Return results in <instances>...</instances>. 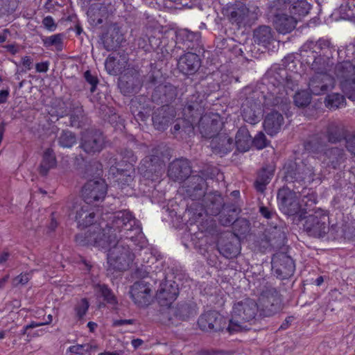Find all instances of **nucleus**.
<instances>
[{
    "label": "nucleus",
    "mask_w": 355,
    "mask_h": 355,
    "mask_svg": "<svg viewBox=\"0 0 355 355\" xmlns=\"http://www.w3.org/2000/svg\"><path fill=\"white\" fill-rule=\"evenodd\" d=\"M112 218V223L106 225V228L101 230L98 225L92 227V232L87 236V242L96 247L107 250V270L123 271L127 270L132 263L134 255L129 248L122 244L115 243L116 234L112 237L110 232L124 231V236L131 241L135 238L142 239L143 234L139 222L132 216L127 210L119 211L114 213Z\"/></svg>",
    "instance_id": "obj_1"
},
{
    "label": "nucleus",
    "mask_w": 355,
    "mask_h": 355,
    "mask_svg": "<svg viewBox=\"0 0 355 355\" xmlns=\"http://www.w3.org/2000/svg\"><path fill=\"white\" fill-rule=\"evenodd\" d=\"M258 311V304L252 299L244 298L235 302L227 326V332L232 334L245 330V323L254 319Z\"/></svg>",
    "instance_id": "obj_2"
},
{
    "label": "nucleus",
    "mask_w": 355,
    "mask_h": 355,
    "mask_svg": "<svg viewBox=\"0 0 355 355\" xmlns=\"http://www.w3.org/2000/svg\"><path fill=\"white\" fill-rule=\"evenodd\" d=\"M279 200V205L282 211L289 216H299V218H305L304 214L309 207H311L316 203V199L314 194L311 193L306 196L302 199V203L300 204L297 194L292 191H288L285 194L282 192L278 193Z\"/></svg>",
    "instance_id": "obj_3"
},
{
    "label": "nucleus",
    "mask_w": 355,
    "mask_h": 355,
    "mask_svg": "<svg viewBox=\"0 0 355 355\" xmlns=\"http://www.w3.org/2000/svg\"><path fill=\"white\" fill-rule=\"evenodd\" d=\"M340 89L345 96L355 101V67L349 61L338 64L334 72Z\"/></svg>",
    "instance_id": "obj_4"
},
{
    "label": "nucleus",
    "mask_w": 355,
    "mask_h": 355,
    "mask_svg": "<svg viewBox=\"0 0 355 355\" xmlns=\"http://www.w3.org/2000/svg\"><path fill=\"white\" fill-rule=\"evenodd\" d=\"M304 227L311 236H323L329 230V217L327 212L322 209L315 210L314 214L306 217Z\"/></svg>",
    "instance_id": "obj_5"
},
{
    "label": "nucleus",
    "mask_w": 355,
    "mask_h": 355,
    "mask_svg": "<svg viewBox=\"0 0 355 355\" xmlns=\"http://www.w3.org/2000/svg\"><path fill=\"white\" fill-rule=\"evenodd\" d=\"M336 80L332 76L327 72H318L309 80L308 87L311 94L321 95L333 89Z\"/></svg>",
    "instance_id": "obj_6"
},
{
    "label": "nucleus",
    "mask_w": 355,
    "mask_h": 355,
    "mask_svg": "<svg viewBox=\"0 0 355 355\" xmlns=\"http://www.w3.org/2000/svg\"><path fill=\"white\" fill-rule=\"evenodd\" d=\"M198 324L200 329L204 331L227 332L225 318L216 311L203 313L198 319Z\"/></svg>",
    "instance_id": "obj_7"
},
{
    "label": "nucleus",
    "mask_w": 355,
    "mask_h": 355,
    "mask_svg": "<svg viewBox=\"0 0 355 355\" xmlns=\"http://www.w3.org/2000/svg\"><path fill=\"white\" fill-rule=\"evenodd\" d=\"M89 203L83 200L75 202L71 209L69 216L73 218L80 227H86L92 224L94 213L91 211Z\"/></svg>",
    "instance_id": "obj_8"
},
{
    "label": "nucleus",
    "mask_w": 355,
    "mask_h": 355,
    "mask_svg": "<svg viewBox=\"0 0 355 355\" xmlns=\"http://www.w3.org/2000/svg\"><path fill=\"white\" fill-rule=\"evenodd\" d=\"M130 293L132 300L138 306H146L152 302V289L150 284L144 281L135 282L132 286Z\"/></svg>",
    "instance_id": "obj_9"
},
{
    "label": "nucleus",
    "mask_w": 355,
    "mask_h": 355,
    "mask_svg": "<svg viewBox=\"0 0 355 355\" xmlns=\"http://www.w3.org/2000/svg\"><path fill=\"white\" fill-rule=\"evenodd\" d=\"M107 192V185L103 180H90L83 187L85 201L91 203L103 200Z\"/></svg>",
    "instance_id": "obj_10"
},
{
    "label": "nucleus",
    "mask_w": 355,
    "mask_h": 355,
    "mask_svg": "<svg viewBox=\"0 0 355 355\" xmlns=\"http://www.w3.org/2000/svg\"><path fill=\"white\" fill-rule=\"evenodd\" d=\"M104 146V138L98 131H87L83 133L81 139V146L87 153L99 152Z\"/></svg>",
    "instance_id": "obj_11"
},
{
    "label": "nucleus",
    "mask_w": 355,
    "mask_h": 355,
    "mask_svg": "<svg viewBox=\"0 0 355 355\" xmlns=\"http://www.w3.org/2000/svg\"><path fill=\"white\" fill-rule=\"evenodd\" d=\"M284 119L282 114L277 111L268 113L263 121V128L268 135L273 136L282 128Z\"/></svg>",
    "instance_id": "obj_12"
},
{
    "label": "nucleus",
    "mask_w": 355,
    "mask_h": 355,
    "mask_svg": "<svg viewBox=\"0 0 355 355\" xmlns=\"http://www.w3.org/2000/svg\"><path fill=\"white\" fill-rule=\"evenodd\" d=\"M178 67L182 73L186 75L192 74L200 67L199 58L195 53H187L180 58Z\"/></svg>",
    "instance_id": "obj_13"
},
{
    "label": "nucleus",
    "mask_w": 355,
    "mask_h": 355,
    "mask_svg": "<svg viewBox=\"0 0 355 355\" xmlns=\"http://www.w3.org/2000/svg\"><path fill=\"white\" fill-rule=\"evenodd\" d=\"M261 114L260 103L247 101L242 105V116L246 122L255 124L259 122Z\"/></svg>",
    "instance_id": "obj_14"
},
{
    "label": "nucleus",
    "mask_w": 355,
    "mask_h": 355,
    "mask_svg": "<svg viewBox=\"0 0 355 355\" xmlns=\"http://www.w3.org/2000/svg\"><path fill=\"white\" fill-rule=\"evenodd\" d=\"M178 288L175 284L165 283L161 286L157 297L162 306L170 305L177 297Z\"/></svg>",
    "instance_id": "obj_15"
},
{
    "label": "nucleus",
    "mask_w": 355,
    "mask_h": 355,
    "mask_svg": "<svg viewBox=\"0 0 355 355\" xmlns=\"http://www.w3.org/2000/svg\"><path fill=\"white\" fill-rule=\"evenodd\" d=\"M210 145L214 153L226 154L232 150L234 144L228 135L220 134L212 138Z\"/></svg>",
    "instance_id": "obj_16"
},
{
    "label": "nucleus",
    "mask_w": 355,
    "mask_h": 355,
    "mask_svg": "<svg viewBox=\"0 0 355 355\" xmlns=\"http://www.w3.org/2000/svg\"><path fill=\"white\" fill-rule=\"evenodd\" d=\"M110 15V10L105 6L94 4L87 10V16L93 25L101 24Z\"/></svg>",
    "instance_id": "obj_17"
},
{
    "label": "nucleus",
    "mask_w": 355,
    "mask_h": 355,
    "mask_svg": "<svg viewBox=\"0 0 355 355\" xmlns=\"http://www.w3.org/2000/svg\"><path fill=\"white\" fill-rule=\"evenodd\" d=\"M190 172V167L186 160L174 161L168 167V175L175 180H182Z\"/></svg>",
    "instance_id": "obj_18"
},
{
    "label": "nucleus",
    "mask_w": 355,
    "mask_h": 355,
    "mask_svg": "<svg viewBox=\"0 0 355 355\" xmlns=\"http://www.w3.org/2000/svg\"><path fill=\"white\" fill-rule=\"evenodd\" d=\"M288 91L283 83L279 82L277 85H272L270 89L268 99L272 100V104L275 105L286 103L288 101Z\"/></svg>",
    "instance_id": "obj_19"
},
{
    "label": "nucleus",
    "mask_w": 355,
    "mask_h": 355,
    "mask_svg": "<svg viewBox=\"0 0 355 355\" xmlns=\"http://www.w3.org/2000/svg\"><path fill=\"white\" fill-rule=\"evenodd\" d=\"M297 23L294 16L277 15L275 21L277 31L282 34L291 32L295 27Z\"/></svg>",
    "instance_id": "obj_20"
},
{
    "label": "nucleus",
    "mask_w": 355,
    "mask_h": 355,
    "mask_svg": "<svg viewBox=\"0 0 355 355\" xmlns=\"http://www.w3.org/2000/svg\"><path fill=\"white\" fill-rule=\"evenodd\" d=\"M252 144L249 131L245 128H241L236 135L235 145L239 151H248Z\"/></svg>",
    "instance_id": "obj_21"
},
{
    "label": "nucleus",
    "mask_w": 355,
    "mask_h": 355,
    "mask_svg": "<svg viewBox=\"0 0 355 355\" xmlns=\"http://www.w3.org/2000/svg\"><path fill=\"white\" fill-rule=\"evenodd\" d=\"M286 3L291 4V13L293 15L304 16L309 13L311 6L306 0H284Z\"/></svg>",
    "instance_id": "obj_22"
},
{
    "label": "nucleus",
    "mask_w": 355,
    "mask_h": 355,
    "mask_svg": "<svg viewBox=\"0 0 355 355\" xmlns=\"http://www.w3.org/2000/svg\"><path fill=\"white\" fill-rule=\"evenodd\" d=\"M56 166V159L53 151L51 149H47L44 151L42 160L40 166V172L42 175H46L48 171Z\"/></svg>",
    "instance_id": "obj_23"
},
{
    "label": "nucleus",
    "mask_w": 355,
    "mask_h": 355,
    "mask_svg": "<svg viewBox=\"0 0 355 355\" xmlns=\"http://www.w3.org/2000/svg\"><path fill=\"white\" fill-rule=\"evenodd\" d=\"M274 170L272 167L270 168H263L258 175L255 182V187L259 191H263L265 186L268 184L273 175Z\"/></svg>",
    "instance_id": "obj_24"
},
{
    "label": "nucleus",
    "mask_w": 355,
    "mask_h": 355,
    "mask_svg": "<svg viewBox=\"0 0 355 355\" xmlns=\"http://www.w3.org/2000/svg\"><path fill=\"white\" fill-rule=\"evenodd\" d=\"M340 18L345 20L355 19V0H350L342 4L338 10Z\"/></svg>",
    "instance_id": "obj_25"
},
{
    "label": "nucleus",
    "mask_w": 355,
    "mask_h": 355,
    "mask_svg": "<svg viewBox=\"0 0 355 355\" xmlns=\"http://www.w3.org/2000/svg\"><path fill=\"white\" fill-rule=\"evenodd\" d=\"M94 289L95 292L103 297L104 300L107 302V303L111 305H115L117 303V300L114 296V295L111 292V291L104 284H94Z\"/></svg>",
    "instance_id": "obj_26"
},
{
    "label": "nucleus",
    "mask_w": 355,
    "mask_h": 355,
    "mask_svg": "<svg viewBox=\"0 0 355 355\" xmlns=\"http://www.w3.org/2000/svg\"><path fill=\"white\" fill-rule=\"evenodd\" d=\"M206 124L207 128L211 131H216L221 127V121L218 114H213L211 116L205 115L200 120V125Z\"/></svg>",
    "instance_id": "obj_27"
},
{
    "label": "nucleus",
    "mask_w": 355,
    "mask_h": 355,
    "mask_svg": "<svg viewBox=\"0 0 355 355\" xmlns=\"http://www.w3.org/2000/svg\"><path fill=\"white\" fill-rule=\"evenodd\" d=\"M324 103L328 108L336 109L345 105V99L343 96L338 93H333L326 97Z\"/></svg>",
    "instance_id": "obj_28"
},
{
    "label": "nucleus",
    "mask_w": 355,
    "mask_h": 355,
    "mask_svg": "<svg viewBox=\"0 0 355 355\" xmlns=\"http://www.w3.org/2000/svg\"><path fill=\"white\" fill-rule=\"evenodd\" d=\"M254 41L258 43L265 44L271 38L270 28L268 26H262L257 29L254 35Z\"/></svg>",
    "instance_id": "obj_29"
},
{
    "label": "nucleus",
    "mask_w": 355,
    "mask_h": 355,
    "mask_svg": "<svg viewBox=\"0 0 355 355\" xmlns=\"http://www.w3.org/2000/svg\"><path fill=\"white\" fill-rule=\"evenodd\" d=\"M248 14V9L242 6L231 12L230 19L233 23L241 26Z\"/></svg>",
    "instance_id": "obj_30"
},
{
    "label": "nucleus",
    "mask_w": 355,
    "mask_h": 355,
    "mask_svg": "<svg viewBox=\"0 0 355 355\" xmlns=\"http://www.w3.org/2000/svg\"><path fill=\"white\" fill-rule=\"evenodd\" d=\"M311 102V93L306 90H300L294 96V103L296 106L302 107L308 105Z\"/></svg>",
    "instance_id": "obj_31"
},
{
    "label": "nucleus",
    "mask_w": 355,
    "mask_h": 355,
    "mask_svg": "<svg viewBox=\"0 0 355 355\" xmlns=\"http://www.w3.org/2000/svg\"><path fill=\"white\" fill-rule=\"evenodd\" d=\"M76 142L74 135L69 131H64L59 138V143L64 148H71Z\"/></svg>",
    "instance_id": "obj_32"
},
{
    "label": "nucleus",
    "mask_w": 355,
    "mask_h": 355,
    "mask_svg": "<svg viewBox=\"0 0 355 355\" xmlns=\"http://www.w3.org/2000/svg\"><path fill=\"white\" fill-rule=\"evenodd\" d=\"M96 346L92 345L89 343L83 345H76L70 347V352L79 355H85L92 350H96Z\"/></svg>",
    "instance_id": "obj_33"
},
{
    "label": "nucleus",
    "mask_w": 355,
    "mask_h": 355,
    "mask_svg": "<svg viewBox=\"0 0 355 355\" xmlns=\"http://www.w3.org/2000/svg\"><path fill=\"white\" fill-rule=\"evenodd\" d=\"M105 67L107 72L112 75H116L121 72V67L116 64V59L109 56L105 62Z\"/></svg>",
    "instance_id": "obj_34"
},
{
    "label": "nucleus",
    "mask_w": 355,
    "mask_h": 355,
    "mask_svg": "<svg viewBox=\"0 0 355 355\" xmlns=\"http://www.w3.org/2000/svg\"><path fill=\"white\" fill-rule=\"evenodd\" d=\"M297 64H299V62L297 60H295L293 55H288L285 57L283 60V64L285 67V70L294 73L298 72L297 70Z\"/></svg>",
    "instance_id": "obj_35"
},
{
    "label": "nucleus",
    "mask_w": 355,
    "mask_h": 355,
    "mask_svg": "<svg viewBox=\"0 0 355 355\" xmlns=\"http://www.w3.org/2000/svg\"><path fill=\"white\" fill-rule=\"evenodd\" d=\"M89 303L86 299H82L75 308L76 315L78 318H82L87 311Z\"/></svg>",
    "instance_id": "obj_36"
},
{
    "label": "nucleus",
    "mask_w": 355,
    "mask_h": 355,
    "mask_svg": "<svg viewBox=\"0 0 355 355\" xmlns=\"http://www.w3.org/2000/svg\"><path fill=\"white\" fill-rule=\"evenodd\" d=\"M252 144L257 149H263L267 146V140L263 132H259L252 141Z\"/></svg>",
    "instance_id": "obj_37"
},
{
    "label": "nucleus",
    "mask_w": 355,
    "mask_h": 355,
    "mask_svg": "<svg viewBox=\"0 0 355 355\" xmlns=\"http://www.w3.org/2000/svg\"><path fill=\"white\" fill-rule=\"evenodd\" d=\"M153 122L155 128L157 130H164L169 122V119L168 117L164 116L162 120H160L159 116L155 114L153 116Z\"/></svg>",
    "instance_id": "obj_38"
},
{
    "label": "nucleus",
    "mask_w": 355,
    "mask_h": 355,
    "mask_svg": "<svg viewBox=\"0 0 355 355\" xmlns=\"http://www.w3.org/2000/svg\"><path fill=\"white\" fill-rule=\"evenodd\" d=\"M286 264L287 266L284 269V270L281 274H279L280 277L282 279H286L288 277H290L293 274L295 270L293 260L287 259Z\"/></svg>",
    "instance_id": "obj_39"
},
{
    "label": "nucleus",
    "mask_w": 355,
    "mask_h": 355,
    "mask_svg": "<svg viewBox=\"0 0 355 355\" xmlns=\"http://www.w3.org/2000/svg\"><path fill=\"white\" fill-rule=\"evenodd\" d=\"M85 78L86 80L92 85L91 92H94L95 87L98 83L96 78L92 75L89 71H87L85 73Z\"/></svg>",
    "instance_id": "obj_40"
},
{
    "label": "nucleus",
    "mask_w": 355,
    "mask_h": 355,
    "mask_svg": "<svg viewBox=\"0 0 355 355\" xmlns=\"http://www.w3.org/2000/svg\"><path fill=\"white\" fill-rule=\"evenodd\" d=\"M30 279L29 274H21L13 279V284L16 286L26 284Z\"/></svg>",
    "instance_id": "obj_41"
},
{
    "label": "nucleus",
    "mask_w": 355,
    "mask_h": 355,
    "mask_svg": "<svg viewBox=\"0 0 355 355\" xmlns=\"http://www.w3.org/2000/svg\"><path fill=\"white\" fill-rule=\"evenodd\" d=\"M43 25L48 30L53 31L55 29V24L54 22V20L51 17H46L43 21H42Z\"/></svg>",
    "instance_id": "obj_42"
},
{
    "label": "nucleus",
    "mask_w": 355,
    "mask_h": 355,
    "mask_svg": "<svg viewBox=\"0 0 355 355\" xmlns=\"http://www.w3.org/2000/svg\"><path fill=\"white\" fill-rule=\"evenodd\" d=\"M60 42V37L58 35H51L44 40V45L49 46Z\"/></svg>",
    "instance_id": "obj_43"
},
{
    "label": "nucleus",
    "mask_w": 355,
    "mask_h": 355,
    "mask_svg": "<svg viewBox=\"0 0 355 355\" xmlns=\"http://www.w3.org/2000/svg\"><path fill=\"white\" fill-rule=\"evenodd\" d=\"M336 151H337V150L335 149H333V148L329 149L324 153H320V155L318 156V157L319 159H322L323 161L325 162L326 161L325 157H327L330 158L331 155L335 154Z\"/></svg>",
    "instance_id": "obj_44"
},
{
    "label": "nucleus",
    "mask_w": 355,
    "mask_h": 355,
    "mask_svg": "<svg viewBox=\"0 0 355 355\" xmlns=\"http://www.w3.org/2000/svg\"><path fill=\"white\" fill-rule=\"evenodd\" d=\"M22 65L26 70H30L33 63V60L29 56H25L21 59Z\"/></svg>",
    "instance_id": "obj_45"
},
{
    "label": "nucleus",
    "mask_w": 355,
    "mask_h": 355,
    "mask_svg": "<svg viewBox=\"0 0 355 355\" xmlns=\"http://www.w3.org/2000/svg\"><path fill=\"white\" fill-rule=\"evenodd\" d=\"M347 148L350 153L355 154V137L350 138L347 140Z\"/></svg>",
    "instance_id": "obj_46"
},
{
    "label": "nucleus",
    "mask_w": 355,
    "mask_h": 355,
    "mask_svg": "<svg viewBox=\"0 0 355 355\" xmlns=\"http://www.w3.org/2000/svg\"><path fill=\"white\" fill-rule=\"evenodd\" d=\"M35 68L37 72H46L48 71L49 64L48 62H40L36 64Z\"/></svg>",
    "instance_id": "obj_47"
},
{
    "label": "nucleus",
    "mask_w": 355,
    "mask_h": 355,
    "mask_svg": "<svg viewBox=\"0 0 355 355\" xmlns=\"http://www.w3.org/2000/svg\"><path fill=\"white\" fill-rule=\"evenodd\" d=\"M134 323L133 320H118L114 322V326H121L125 324H132Z\"/></svg>",
    "instance_id": "obj_48"
},
{
    "label": "nucleus",
    "mask_w": 355,
    "mask_h": 355,
    "mask_svg": "<svg viewBox=\"0 0 355 355\" xmlns=\"http://www.w3.org/2000/svg\"><path fill=\"white\" fill-rule=\"evenodd\" d=\"M9 96L8 90H2L0 92V104L5 103Z\"/></svg>",
    "instance_id": "obj_49"
},
{
    "label": "nucleus",
    "mask_w": 355,
    "mask_h": 355,
    "mask_svg": "<svg viewBox=\"0 0 355 355\" xmlns=\"http://www.w3.org/2000/svg\"><path fill=\"white\" fill-rule=\"evenodd\" d=\"M9 254L7 252H3L0 255V265L4 263L9 257Z\"/></svg>",
    "instance_id": "obj_50"
},
{
    "label": "nucleus",
    "mask_w": 355,
    "mask_h": 355,
    "mask_svg": "<svg viewBox=\"0 0 355 355\" xmlns=\"http://www.w3.org/2000/svg\"><path fill=\"white\" fill-rule=\"evenodd\" d=\"M260 211L261 213L262 214V215L266 218H270V212L265 207H261L260 209Z\"/></svg>",
    "instance_id": "obj_51"
},
{
    "label": "nucleus",
    "mask_w": 355,
    "mask_h": 355,
    "mask_svg": "<svg viewBox=\"0 0 355 355\" xmlns=\"http://www.w3.org/2000/svg\"><path fill=\"white\" fill-rule=\"evenodd\" d=\"M142 343L143 341L141 339H135L132 341V345L134 347V348L139 347L142 345Z\"/></svg>",
    "instance_id": "obj_52"
},
{
    "label": "nucleus",
    "mask_w": 355,
    "mask_h": 355,
    "mask_svg": "<svg viewBox=\"0 0 355 355\" xmlns=\"http://www.w3.org/2000/svg\"><path fill=\"white\" fill-rule=\"evenodd\" d=\"M42 325H44L42 322L39 323V322H33L31 324H29L28 325H27L26 328V329L35 328V327H40Z\"/></svg>",
    "instance_id": "obj_53"
},
{
    "label": "nucleus",
    "mask_w": 355,
    "mask_h": 355,
    "mask_svg": "<svg viewBox=\"0 0 355 355\" xmlns=\"http://www.w3.org/2000/svg\"><path fill=\"white\" fill-rule=\"evenodd\" d=\"M87 327L89 329V331L91 332H93L96 329L97 324L94 322H89L87 324Z\"/></svg>",
    "instance_id": "obj_54"
},
{
    "label": "nucleus",
    "mask_w": 355,
    "mask_h": 355,
    "mask_svg": "<svg viewBox=\"0 0 355 355\" xmlns=\"http://www.w3.org/2000/svg\"><path fill=\"white\" fill-rule=\"evenodd\" d=\"M119 86L122 92H123L125 94H127L129 92L128 91H125L124 89H123V82L122 80H120L119 83Z\"/></svg>",
    "instance_id": "obj_55"
},
{
    "label": "nucleus",
    "mask_w": 355,
    "mask_h": 355,
    "mask_svg": "<svg viewBox=\"0 0 355 355\" xmlns=\"http://www.w3.org/2000/svg\"><path fill=\"white\" fill-rule=\"evenodd\" d=\"M98 355H119L117 352L100 353Z\"/></svg>",
    "instance_id": "obj_56"
},
{
    "label": "nucleus",
    "mask_w": 355,
    "mask_h": 355,
    "mask_svg": "<svg viewBox=\"0 0 355 355\" xmlns=\"http://www.w3.org/2000/svg\"><path fill=\"white\" fill-rule=\"evenodd\" d=\"M47 318H48V320L46 322H42L44 325L51 323L53 320V316L51 314H49L47 316Z\"/></svg>",
    "instance_id": "obj_57"
},
{
    "label": "nucleus",
    "mask_w": 355,
    "mask_h": 355,
    "mask_svg": "<svg viewBox=\"0 0 355 355\" xmlns=\"http://www.w3.org/2000/svg\"><path fill=\"white\" fill-rule=\"evenodd\" d=\"M323 281L324 280H323L322 277H318L316 279L315 284H316L317 286H320V285H321L322 284Z\"/></svg>",
    "instance_id": "obj_58"
},
{
    "label": "nucleus",
    "mask_w": 355,
    "mask_h": 355,
    "mask_svg": "<svg viewBox=\"0 0 355 355\" xmlns=\"http://www.w3.org/2000/svg\"><path fill=\"white\" fill-rule=\"evenodd\" d=\"M320 60V58H316V59L313 61V64H312V67H313V68H314V69H320V68H318V67H317V64H318V62Z\"/></svg>",
    "instance_id": "obj_59"
},
{
    "label": "nucleus",
    "mask_w": 355,
    "mask_h": 355,
    "mask_svg": "<svg viewBox=\"0 0 355 355\" xmlns=\"http://www.w3.org/2000/svg\"><path fill=\"white\" fill-rule=\"evenodd\" d=\"M238 253V249L236 248L234 252H230V254H225L227 257H232L233 256H235Z\"/></svg>",
    "instance_id": "obj_60"
},
{
    "label": "nucleus",
    "mask_w": 355,
    "mask_h": 355,
    "mask_svg": "<svg viewBox=\"0 0 355 355\" xmlns=\"http://www.w3.org/2000/svg\"><path fill=\"white\" fill-rule=\"evenodd\" d=\"M6 336V331H0V340H2L5 338Z\"/></svg>",
    "instance_id": "obj_61"
},
{
    "label": "nucleus",
    "mask_w": 355,
    "mask_h": 355,
    "mask_svg": "<svg viewBox=\"0 0 355 355\" xmlns=\"http://www.w3.org/2000/svg\"><path fill=\"white\" fill-rule=\"evenodd\" d=\"M201 133H202V135H204V136H205V137H211V135L209 133H207V132H206V130H201Z\"/></svg>",
    "instance_id": "obj_62"
},
{
    "label": "nucleus",
    "mask_w": 355,
    "mask_h": 355,
    "mask_svg": "<svg viewBox=\"0 0 355 355\" xmlns=\"http://www.w3.org/2000/svg\"><path fill=\"white\" fill-rule=\"evenodd\" d=\"M6 36L3 35H0V43H3L6 41Z\"/></svg>",
    "instance_id": "obj_63"
},
{
    "label": "nucleus",
    "mask_w": 355,
    "mask_h": 355,
    "mask_svg": "<svg viewBox=\"0 0 355 355\" xmlns=\"http://www.w3.org/2000/svg\"><path fill=\"white\" fill-rule=\"evenodd\" d=\"M223 225H229V224L232 223V220H227V221H226V222H223Z\"/></svg>",
    "instance_id": "obj_64"
}]
</instances>
